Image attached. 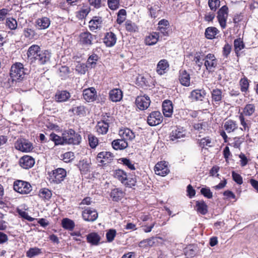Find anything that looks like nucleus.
Here are the masks:
<instances>
[{
  "label": "nucleus",
  "instance_id": "2f4dec72",
  "mask_svg": "<svg viewBox=\"0 0 258 258\" xmlns=\"http://www.w3.org/2000/svg\"><path fill=\"white\" fill-rule=\"evenodd\" d=\"M92 35L89 32H84L80 35V42L83 44H92Z\"/></svg>",
  "mask_w": 258,
  "mask_h": 258
},
{
  "label": "nucleus",
  "instance_id": "79ce46f5",
  "mask_svg": "<svg viewBox=\"0 0 258 258\" xmlns=\"http://www.w3.org/2000/svg\"><path fill=\"white\" fill-rule=\"evenodd\" d=\"M61 225L64 229L72 231L74 229L75 224L72 220L66 218L62 220Z\"/></svg>",
  "mask_w": 258,
  "mask_h": 258
},
{
  "label": "nucleus",
  "instance_id": "4468645a",
  "mask_svg": "<svg viewBox=\"0 0 258 258\" xmlns=\"http://www.w3.org/2000/svg\"><path fill=\"white\" fill-rule=\"evenodd\" d=\"M82 217L85 221H94L97 218L98 214L95 210L87 208L83 211Z\"/></svg>",
  "mask_w": 258,
  "mask_h": 258
},
{
  "label": "nucleus",
  "instance_id": "7c9ffc66",
  "mask_svg": "<svg viewBox=\"0 0 258 258\" xmlns=\"http://www.w3.org/2000/svg\"><path fill=\"white\" fill-rule=\"evenodd\" d=\"M159 38V33L157 32H153L146 37L145 42L146 45H153L157 42Z\"/></svg>",
  "mask_w": 258,
  "mask_h": 258
},
{
  "label": "nucleus",
  "instance_id": "603ef678",
  "mask_svg": "<svg viewBox=\"0 0 258 258\" xmlns=\"http://www.w3.org/2000/svg\"><path fill=\"white\" fill-rule=\"evenodd\" d=\"M60 158L64 162L69 163L74 159V154L72 152H67L61 155Z\"/></svg>",
  "mask_w": 258,
  "mask_h": 258
},
{
  "label": "nucleus",
  "instance_id": "3c124183",
  "mask_svg": "<svg viewBox=\"0 0 258 258\" xmlns=\"http://www.w3.org/2000/svg\"><path fill=\"white\" fill-rule=\"evenodd\" d=\"M255 111V107L254 105L249 104L246 105L244 108L243 111L241 114L246 116L251 115Z\"/></svg>",
  "mask_w": 258,
  "mask_h": 258
},
{
  "label": "nucleus",
  "instance_id": "774afa93",
  "mask_svg": "<svg viewBox=\"0 0 258 258\" xmlns=\"http://www.w3.org/2000/svg\"><path fill=\"white\" fill-rule=\"evenodd\" d=\"M108 5L111 10H116L119 6V0H108Z\"/></svg>",
  "mask_w": 258,
  "mask_h": 258
},
{
  "label": "nucleus",
  "instance_id": "2eb2a0df",
  "mask_svg": "<svg viewBox=\"0 0 258 258\" xmlns=\"http://www.w3.org/2000/svg\"><path fill=\"white\" fill-rule=\"evenodd\" d=\"M84 99L87 102H92L97 97V92L94 87H90L83 90Z\"/></svg>",
  "mask_w": 258,
  "mask_h": 258
},
{
  "label": "nucleus",
  "instance_id": "f704fd0d",
  "mask_svg": "<svg viewBox=\"0 0 258 258\" xmlns=\"http://www.w3.org/2000/svg\"><path fill=\"white\" fill-rule=\"evenodd\" d=\"M112 146L116 150H122L128 146V143L122 139L115 140L112 142Z\"/></svg>",
  "mask_w": 258,
  "mask_h": 258
},
{
  "label": "nucleus",
  "instance_id": "5fc2aeb1",
  "mask_svg": "<svg viewBox=\"0 0 258 258\" xmlns=\"http://www.w3.org/2000/svg\"><path fill=\"white\" fill-rule=\"evenodd\" d=\"M90 11V8L88 6H84L80 9L78 14V17L80 19L85 18Z\"/></svg>",
  "mask_w": 258,
  "mask_h": 258
},
{
  "label": "nucleus",
  "instance_id": "f8f14e48",
  "mask_svg": "<svg viewBox=\"0 0 258 258\" xmlns=\"http://www.w3.org/2000/svg\"><path fill=\"white\" fill-rule=\"evenodd\" d=\"M154 171L157 175L162 176H166L169 172L167 163L165 161H161L157 163L155 166Z\"/></svg>",
  "mask_w": 258,
  "mask_h": 258
},
{
  "label": "nucleus",
  "instance_id": "423d86ee",
  "mask_svg": "<svg viewBox=\"0 0 258 258\" xmlns=\"http://www.w3.org/2000/svg\"><path fill=\"white\" fill-rule=\"evenodd\" d=\"M50 180L55 183H59L63 181L67 175L66 170L62 168H58L49 172Z\"/></svg>",
  "mask_w": 258,
  "mask_h": 258
},
{
  "label": "nucleus",
  "instance_id": "bb28decb",
  "mask_svg": "<svg viewBox=\"0 0 258 258\" xmlns=\"http://www.w3.org/2000/svg\"><path fill=\"white\" fill-rule=\"evenodd\" d=\"M122 98V92L119 89H114L109 92V98L113 102H118Z\"/></svg>",
  "mask_w": 258,
  "mask_h": 258
},
{
  "label": "nucleus",
  "instance_id": "a211bd4d",
  "mask_svg": "<svg viewBox=\"0 0 258 258\" xmlns=\"http://www.w3.org/2000/svg\"><path fill=\"white\" fill-rule=\"evenodd\" d=\"M23 35L25 38L29 40L36 39L38 35L32 25H28L23 29Z\"/></svg>",
  "mask_w": 258,
  "mask_h": 258
},
{
  "label": "nucleus",
  "instance_id": "864d4df0",
  "mask_svg": "<svg viewBox=\"0 0 258 258\" xmlns=\"http://www.w3.org/2000/svg\"><path fill=\"white\" fill-rule=\"evenodd\" d=\"M234 46L235 52L237 53L244 47V44L242 40L240 38L235 39L234 41Z\"/></svg>",
  "mask_w": 258,
  "mask_h": 258
},
{
  "label": "nucleus",
  "instance_id": "ddd939ff",
  "mask_svg": "<svg viewBox=\"0 0 258 258\" xmlns=\"http://www.w3.org/2000/svg\"><path fill=\"white\" fill-rule=\"evenodd\" d=\"M151 103L150 98L148 96H141L137 97L136 99V104L137 107L144 110L147 109Z\"/></svg>",
  "mask_w": 258,
  "mask_h": 258
},
{
  "label": "nucleus",
  "instance_id": "37998d69",
  "mask_svg": "<svg viewBox=\"0 0 258 258\" xmlns=\"http://www.w3.org/2000/svg\"><path fill=\"white\" fill-rule=\"evenodd\" d=\"M102 22L101 18L99 17H94L93 19L89 22V27L91 31L97 29L100 27Z\"/></svg>",
  "mask_w": 258,
  "mask_h": 258
},
{
  "label": "nucleus",
  "instance_id": "473e14b6",
  "mask_svg": "<svg viewBox=\"0 0 258 258\" xmlns=\"http://www.w3.org/2000/svg\"><path fill=\"white\" fill-rule=\"evenodd\" d=\"M199 146L202 148L207 149L214 146V142L209 137L203 138L199 140Z\"/></svg>",
  "mask_w": 258,
  "mask_h": 258
},
{
  "label": "nucleus",
  "instance_id": "de8ad7c7",
  "mask_svg": "<svg viewBox=\"0 0 258 258\" xmlns=\"http://www.w3.org/2000/svg\"><path fill=\"white\" fill-rule=\"evenodd\" d=\"M42 253L41 249L36 247L30 248L26 252V255L29 258H32Z\"/></svg>",
  "mask_w": 258,
  "mask_h": 258
},
{
  "label": "nucleus",
  "instance_id": "f257e3e1",
  "mask_svg": "<svg viewBox=\"0 0 258 258\" xmlns=\"http://www.w3.org/2000/svg\"><path fill=\"white\" fill-rule=\"evenodd\" d=\"M27 54L31 62H36L39 64H44L48 62L51 56V54L48 51L41 50L37 45L31 46L28 50Z\"/></svg>",
  "mask_w": 258,
  "mask_h": 258
},
{
  "label": "nucleus",
  "instance_id": "c9c22d12",
  "mask_svg": "<svg viewBox=\"0 0 258 258\" xmlns=\"http://www.w3.org/2000/svg\"><path fill=\"white\" fill-rule=\"evenodd\" d=\"M108 123L104 121H99L96 126L97 132L99 134H106L108 130Z\"/></svg>",
  "mask_w": 258,
  "mask_h": 258
},
{
  "label": "nucleus",
  "instance_id": "f3484780",
  "mask_svg": "<svg viewBox=\"0 0 258 258\" xmlns=\"http://www.w3.org/2000/svg\"><path fill=\"white\" fill-rule=\"evenodd\" d=\"M50 25L49 18L43 17L37 19L35 22V26L38 30H44L48 28Z\"/></svg>",
  "mask_w": 258,
  "mask_h": 258
},
{
  "label": "nucleus",
  "instance_id": "412c9836",
  "mask_svg": "<svg viewBox=\"0 0 258 258\" xmlns=\"http://www.w3.org/2000/svg\"><path fill=\"white\" fill-rule=\"evenodd\" d=\"M71 97L70 93L66 90L57 91L54 96V100L58 102L67 101Z\"/></svg>",
  "mask_w": 258,
  "mask_h": 258
},
{
  "label": "nucleus",
  "instance_id": "e433bc0d",
  "mask_svg": "<svg viewBox=\"0 0 258 258\" xmlns=\"http://www.w3.org/2000/svg\"><path fill=\"white\" fill-rule=\"evenodd\" d=\"M193 127L194 129L199 133H202L206 131L209 130V125L206 121H200L198 122H195L193 124Z\"/></svg>",
  "mask_w": 258,
  "mask_h": 258
},
{
  "label": "nucleus",
  "instance_id": "39448f33",
  "mask_svg": "<svg viewBox=\"0 0 258 258\" xmlns=\"http://www.w3.org/2000/svg\"><path fill=\"white\" fill-rule=\"evenodd\" d=\"M14 189L21 194H28L32 190L31 184L27 181L17 180L14 182Z\"/></svg>",
  "mask_w": 258,
  "mask_h": 258
},
{
  "label": "nucleus",
  "instance_id": "8fccbe9b",
  "mask_svg": "<svg viewBox=\"0 0 258 258\" xmlns=\"http://www.w3.org/2000/svg\"><path fill=\"white\" fill-rule=\"evenodd\" d=\"M39 196L44 200H49L52 196L51 191L48 188H42L40 190Z\"/></svg>",
  "mask_w": 258,
  "mask_h": 258
},
{
  "label": "nucleus",
  "instance_id": "20e7f679",
  "mask_svg": "<svg viewBox=\"0 0 258 258\" xmlns=\"http://www.w3.org/2000/svg\"><path fill=\"white\" fill-rule=\"evenodd\" d=\"M63 134L65 144L78 145L81 141V136L72 129L64 132Z\"/></svg>",
  "mask_w": 258,
  "mask_h": 258
},
{
  "label": "nucleus",
  "instance_id": "4c0bfd02",
  "mask_svg": "<svg viewBox=\"0 0 258 258\" xmlns=\"http://www.w3.org/2000/svg\"><path fill=\"white\" fill-rule=\"evenodd\" d=\"M124 193L120 189L116 188L112 189L110 192V197L114 201H118L124 197Z\"/></svg>",
  "mask_w": 258,
  "mask_h": 258
},
{
  "label": "nucleus",
  "instance_id": "49530a36",
  "mask_svg": "<svg viewBox=\"0 0 258 258\" xmlns=\"http://www.w3.org/2000/svg\"><path fill=\"white\" fill-rule=\"evenodd\" d=\"M205 56L202 52H197L194 54L193 61L201 68L203 65V60H204Z\"/></svg>",
  "mask_w": 258,
  "mask_h": 258
},
{
  "label": "nucleus",
  "instance_id": "bf43d9fd",
  "mask_svg": "<svg viewBox=\"0 0 258 258\" xmlns=\"http://www.w3.org/2000/svg\"><path fill=\"white\" fill-rule=\"evenodd\" d=\"M59 76L62 79H66L69 75L70 73V70L69 67L67 66H61L59 69Z\"/></svg>",
  "mask_w": 258,
  "mask_h": 258
},
{
  "label": "nucleus",
  "instance_id": "a18cd8bd",
  "mask_svg": "<svg viewBox=\"0 0 258 258\" xmlns=\"http://www.w3.org/2000/svg\"><path fill=\"white\" fill-rule=\"evenodd\" d=\"M224 128L228 133L234 131L237 128V124L235 121L228 120L224 124Z\"/></svg>",
  "mask_w": 258,
  "mask_h": 258
},
{
  "label": "nucleus",
  "instance_id": "e2e57ef3",
  "mask_svg": "<svg viewBox=\"0 0 258 258\" xmlns=\"http://www.w3.org/2000/svg\"><path fill=\"white\" fill-rule=\"evenodd\" d=\"M116 234V230L114 229H110L106 233V236L107 241L109 242H112L115 237Z\"/></svg>",
  "mask_w": 258,
  "mask_h": 258
},
{
  "label": "nucleus",
  "instance_id": "aec40b11",
  "mask_svg": "<svg viewBox=\"0 0 258 258\" xmlns=\"http://www.w3.org/2000/svg\"><path fill=\"white\" fill-rule=\"evenodd\" d=\"M113 155L110 152L103 151L98 153L97 159L98 161L102 164L105 162H109L113 159Z\"/></svg>",
  "mask_w": 258,
  "mask_h": 258
},
{
  "label": "nucleus",
  "instance_id": "a878e982",
  "mask_svg": "<svg viewBox=\"0 0 258 258\" xmlns=\"http://www.w3.org/2000/svg\"><path fill=\"white\" fill-rule=\"evenodd\" d=\"M158 239H162V238L160 237H151L149 239H144L141 241L139 244V246L140 247L143 248H147L148 247H152L157 242Z\"/></svg>",
  "mask_w": 258,
  "mask_h": 258
},
{
  "label": "nucleus",
  "instance_id": "338daca9",
  "mask_svg": "<svg viewBox=\"0 0 258 258\" xmlns=\"http://www.w3.org/2000/svg\"><path fill=\"white\" fill-rule=\"evenodd\" d=\"M201 194L205 197L208 199H211L213 197V194L209 188L203 187L201 189Z\"/></svg>",
  "mask_w": 258,
  "mask_h": 258
},
{
  "label": "nucleus",
  "instance_id": "6e6552de",
  "mask_svg": "<svg viewBox=\"0 0 258 258\" xmlns=\"http://www.w3.org/2000/svg\"><path fill=\"white\" fill-rule=\"evenodd\" d=\"M204 66L209 72H214L218 65V60L214 54L208 53L204 57Z\"/></svg>",
  "mask_w": 258,
  "mask_h": 258
},
{
  "label": "nucleus",
  "instance_id": "9d476101",
  "mask_svg": "<svg viewBox=\"0 0 258 258\" xmlns=\"http://www.w3.org/2000/svg\"><path fill=\"white\" fill-rule=\"evenodd\" d=\"M228 15V9L226 6H223L218 11L217 19L221 27L225 29L226 27V22Z\"/></svg>",
  "mask_w": 258,
  "mask_h": 258
},
{
  "label": "nucleus",
  "instance_id": "b1692460",
  "mask_svg": "<svg viewBox=\"0 0 258 258\" xmlns=\"http://www.w3.org/2000/svg\"><path fill=\"white\" fill-rule=\"evenodd\" d=\"M162 111L166 117H170L173 113L172 102L169 100H165L162 104Z\"/></svg>",
  "mask_w": 258,
  "mask_h": 258
},
{
  "label": "nucleus",
  "instance_id": "58836bf2",
  "mask_svg": "<svg viewBox=\"0 0 258 258\" xmlns=\"http://www.w3.org/2000/svg\"><path fill=\"white\" fill-rule=\"evenodd\" d=\"M87 240L91 244L97 245L99 243L100 237L97 233L93 232L87 235Z\"/></svg>",
  "mask_w": 258,
  "mask_h": 258
},
{
  "label": "nucleus",
  "instance_id": "4d7b16f0",
  "mask_svg": "<svg viewBox=\"0 0 258 258\" xmlns=\"http://www.w3.org/2000/svg\"><path fill=\"white\" fill-rule=\"evenodd\" d=\"M78 166L80 171L83 173H86L88 172L90 168L89 164L85 160L80 161L78 164Z\"/></svg>",
  "mask_w": 258,
  "mask_h": 258
},
{
  "label": "nucleus",
  "instance_id": "0eeeda50",
  "mask_svg": "<svg viewBox=\"0 0 258 258\" xmlns=\"http://www.w3.org/2000/svg\"><path fill=\"white\" fill-rule=\"evenodd\" d=\"M15 148L23 152H29L32 151L33 147L32 144L25 139H19L15 143Z\"/></svg>",
  "mask_w": 258,
  "mask_h": 258
},
{
  "label": "nucleus",
  "instance_id": "6e6d98bb",
  "mask_svg": "<svg viewBox=\"0 0 258 258\" xmlns=\"http://www.w3.org/2000/svg\"><path fill=\"white\" fill-rule=\"evenodd\" d=\"M6 24V26L11 30H15L18 26L17 21L13 18H7Z\"/></svg>",
  "mask_w": 258,
  "mask_h": 258
},
{
  "label": "nucleus",
  "instance_id": "1a4fd4ad",
  "mask_svg": "<svg viewBox=\"0 0 258 258\" xmlns=\"http://www.w3.org/2000/svg\"><path fill=\"white\" fill-rule=\"evenodd\" d=\"M98 57L95 54H93L89 56L87 61L86 66L82 64H78L76 67V70L80 72L81 74H85L86 72V68H94L96 64V61L98 60Z\"/></svg>",
  "mask_w": 258,
  "mask_h": 258
},
{
  "label": "nucleus",
  "instance_id": "7ed1b4c3",
  "mask_svg": "<svg viewBox=\"0 0 258 258\" xmlns=\"http://www.w3.org/2000/svg\"><path fill=\"white\" fill-rule=\"evenodd\" d=\"M113 175L126 187H132L135 186L137 181L135 177H127L126 173L121 169L114 170Z\"/></svg>",
  "mask_w": 258,
  "mask_h": 258
},
{
  "label": "nucleus",
  "instance_id": "ea45409f",
  "mask_svg": "<svg viewBox=\"0 0 258 258\" xmlns=\"http://www.w3.org/2000/svg\"><path fill=\"white\" fill-rule=\"evenodd\" d=\"M197 211L202 215H205L208 212V206L203 201L196 202Z\"/></svg>",
  "mask_w": 258,
  "mask_h": 258
},
{
  "label": "nucleus",
  "instance_id": "f03ea898",
  "mask_svg": "<svg viewBox=\"0 0 258 258\" xmlns=\"http://www.w3.org/2000/svg\"><path fill=\"white\" fill-rule=\"evenodd\" d=\"M26 74L23 64L20 62H16L11 67L9 83L13 84L14 82H16L22 80Z\"/></svg>",
  "mask_w": 258,
  "mask_h": 258
},
{
  "label": "nucleus",
  "instance_id": "052dcab7",
  "mask_svg": "<svg viewBox=\"0 0 258 258\" xmlns=\"http://www.w3.org/2000/svg\"><path fill=\"white\" fill-rule=\"evenodd\" d=\"M119 161L125 166H127L131 170H135L136 168L134 163L130 159L125 158L119 159Z\"/></svg>",
  "mask_w": 258,
  "mask_h": 258
},
{
  "label": "nucleus",
  "instance_id": "c85d7f7f",
  "mask_svg": "<svg viewBox=\"0 0 258 258\" xmlns=\"http://www.w3.org/2000/svg\"><path fill=\"white\" fill-rule=\"evenodd\" d=\"M169 23L165 19L160 20L158 23V30L164 36L168 35Z\"/></svg>",
  "mask_w": 258,
  "mask_h": 258
},
{
  "label": "nucleus",
  "instance_id": "393cba45",
  "mask_svg": "<svg viewBox=\"0 0 258 258\" xmlns=\"http://www.w3.org/2000/svg\"><path fill=\"white\" fill-rule=\"evenodd\" d=\"M169 67V63L166 59L160 60L157 65L156 72L158 74L162 75L166 73V70Z\"/></svg>",
  "mask_w": 258,
  "mask_h": 258
},
{
  "label": "nucleus",
  "instance_id": "69168bd1",
  "mask_svg": "<svg viewBox=\"0 0 258 258\" xmlns=\"http://www.w3.org/2000/svg\"><path fill=\"white\" fill-rule=\"evenodd\" d=\"M232 176L233 180L238 184H241L243 183V179L241 176L235 172L234 171L232 172Z\"/></svg>",
  "mask_w": 258,
  "mask_h": 258
},
{
  "label": "nucleus",
  "instance_id": "09e8293b",
  "mask_svg": "<svg viewBox=\"0 0 258 258\" xmlns=\"http://www.w3.org/2000/svg\"><path fill=\"white\" fill-rule=\"evenodd\" d=\"M125 29L129 32H135L138 31V26L135 23L130 20H127L125 23Z\"/></svg>",
  "mask_w": 258,
  "mask_h": 258
},
{
  "label": "nucleus",
  "instance_id": "cd10ccee",
  "mask_svg": "<svg viewBox=\"0 0 258 258\" xmlns=\"http://www.w3.org/2000/svg\"><path fill=\"white\" fill-rule=\"evenodd\" d=\"M116 42V35L112 32L107 33L104 38V43L108 47L113 46Z\"/></svg>",
  "mask_w": 258,
  "mask_h": 258
},
{
  "label": "nucleus",
  "instance_id": "a19ab883",
  "mask_svg": "<svg viewBox=\"0 0 258 258\" xmlns=\"http://www.w3.org/2000/svg\"><path fill=\"white\" fill-rule=\"evenodd\" d=\"M219 32V31L214 27H208L205 30V36L207 39H212L215 38V36Z\"/></svg>",
  "mask_w": 258,
  "mask_h": 258
},
{
  "label": "nucleus",
  "instance_id": "c03bdc74",
  "mask_svg": "<svg viewBox=\"0 0 258 258\" xmlns=\"http://www.w3.org/2000/svg\"><path fill=\"white\" fill-rule=\"evenodd\" d=\"M50 139L54 142V144L56 146L65 144L63 133L62 134V137H60L55 134L52 133L50 135Z\"/></svg>",
  "mask_w": 258,
  "mask_h": 258
},
{
  "label": "nucleus",
  "instance_id": "680f3d73",
  "mask_svg": "<svg viewBox=\"0 0 258 258\" xmlns=\"http://www.w3.org/2000/svg\"><path fill=\"white\" fill-rule=\"evenodd\" d=\"M88 141L89 145L92 148H95L98 144V139L91 134L88 135Z\"/></svg>",
  "mask_w": 258,
  "mask_h": 258
},
{
  "label": "nucleus",
  "instance_id": "c756f323",
  "mask_svg": "<svg viewBox=\"0 0 258 258\" xmlns=\"http://www.w3.org/2000/svg\"><path fill=\"white\" fill-rule=\"evenodd\" d=\"M212 99L216 104L219 105L223 95L222 90L219 89H214L211 92Z\"/></svg>",
  "mask_w": 258,
  "mask_h": 258
},
{
  "label": "nucleus",
  "instance_id": "9b49d317",
  "mask_svg": "<svg viewBox=\"0 0 258 258\" xmlns=\"http://www.w3.org/2000/svg\"><path fill=\"white\" fill-rule=\"evenodd\" d=\"M162 119L163 116L159 111H153L149 115L147 122L150 126H156L161 123Z\"/></svg>",
  "mask_w": 258,
  "mask_h": 258
},
{
  "label": "nucleus",
  "instance_id": "72a5a7b5",
  "mask_svg": "<svg viewBox=\"0 0 258 258\" xmlns=\"http://www.w3.org/2000/svg\"><path fill=\"white\" fill-rule=\"evenodd\" d=\"M179 81L180 83L184 86H189L190 85V75L186 71H180Z\"/></svg>",
  "mask_w": 258,
  "mask_h": 258
},
{
  "label": "nucleus",
  "instance_id": "6ab92c4d",
  "mask_svg": "<svg viewBox=\"0 0 258 258\" xmlns=\"http://www.w3.org/2000/svg\"><path fill=\"white\" fill-rule=\"evenodd\" d=\"M206 94L204 89H196L191 92L189 97L194 101H202Z\"/></svg>",
  "mask_w": 258,
  "mask_h": 258
},
{
  "label": "nucleus",
  "instance_id": "dca6fc26",
  "mask_svg": "<svg viewBox=\"0 0 258 258\" xmlns=\"http://www.w3.org/2000/svg\"><path fill=\"white\" fill-rule=\"evenodd\" d=\"M35 163L34 159L31 156L25 155L20 158L19 164L24 169H29L33 166Z\"/></svg>",
  "mask_w": 258,
  "mask_h": 258
},
{
  "label": "nucleus",
  "instance_id": "0e129e2a",
  "mask_svg": "<svg viewBox=\"0 0 258 258\" xmlns=\"http://www.w3.org/2000/svg\"><path fill=\"white\" fill-rule=\"evenodd\" d=\"M209 6L211 10L216 11L220 6L219 0H209Z\"/></svg>",
  "mask_w": 258,
  "mask_h": 258
},
{
  "label": "nucleus",
  "instance_id": "5701e85b",
  "mask_svg": "<svg viewBox=\"0 0 258 258\" xmlns=\"http://www.w3.org/2000/svg\"><path fill=\"white\" fill-rule=\"evenodd\" d=\"M119 135L122 138V140H124L126 142L127 140H133L135 137L134 133L128 128L120 129L119 131Z\"/></svg>",
  "mask_w": 258,
  "mask_h": 258
},
{
  "label": "nucleus",
  "instance_id": "4be33fe9",
  "mask_svg": "<svg viewBox=\"0 0 258 258\" xmlns=\"http://www.w3.org/2000/svg\"><path fill=\"white\" fill-rule=\"evenodd\" d=\"M186 132L183 128H175L173 129L170 134V138L172 141L183 138L185 136Z\"/></svg>",
  "mask_w": 258,
  "mask_h": 258
},
{
  "label": "nucleus",
  "instance_id": "13d9d810",
  "mask_svg": "<svg viewBox=\"0 0 258 258\" xmlns=\"http://www.w3.org/2000/svg\"><path fill=\"white\" fill-rule=\"evenodd\" d=\"M126 11L124 9L120 10L117 14V18L116 22L118 24L122 23L126 18Z\"/></svg>",
  "mask_w": 258,
  "mask_h": 258
}]
</instances>
